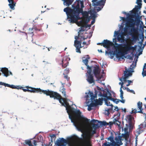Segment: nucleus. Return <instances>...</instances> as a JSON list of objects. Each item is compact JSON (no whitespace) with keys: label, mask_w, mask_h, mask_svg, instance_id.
Returning a JSON list of instances; mask_svg holds the SVG:
<instances>
[{"label":"nucleus","mask_w":146,"mask_h":146,"mask_svg":"<svg viewBox=\"0 0 146 146\" xmlns=\"http://www.w3.org/2000/svg\"><path fill=\"white\" fill-rule=\"evenodd\" d=\"M49 94L51 98H54L55 99L58 100L62 106H64L66 108L67 110H70L71 108V107L69 105L68 101L69 99L67 98H62L61 96L57 92L50 90Z\"/></svg>","instance_id":"obj_4"},{"label":"nucleus","mask_w":146,"mask_h":146,"mask_svg":"<svg viewBox=\"0 0 146 146\" xmlns=\"http://www.w3.org/2000/svg\"><path fill=\"white\" fill-rule=\"evenodd\" d=\"M142 74L143 77L146 76V63L143 66Z\"/></svg>","instance_id":"obj_30"},{"label":"nucleus","mask_w":146,"mask_h":146,"mask_svg":"<svg viewBox=\"0 0 146 146\" xmlns=\"http://www.w3.org/2000/svg\"><path fill=\"white\" fill-rule=\"evenodd\" d=\"M115 34L117 35V39L119 42L122 43L124 42L125 40L124 36L125 35H124V34L122 33V34L120 36L119 35H118L119 33L118 32L116 31H115ZM114 36H115V35H114Z\"/></svg>","instance_id":"obj_15"},{"label":"nucleus","mask_w":146,"mask_h":146,"mask_svg":"<svg viewBox=\"0 0 146 146\" xmlns=\"http://www.w3.org/2000/svg\"><path fill=\"white\" fill-rule=\"evenodd\" d=\"M129 135L128 133H125L123 135V137L125 138H128L129 137Z\"/></svg>","instance_id":"obj_51"},{"label":"nucleus","mask_w":146,"mask_h":146,"mask_svg":"<svg viewBox=\"0 0 146 146\" xmlns=\"http://www.w3.org/2000/svg\"><path fill=\"white\" fill-rule=\"evenodd\" d=\"M114 124L115 125H117L119 127L120 126L121 124V122L119 121L117 119L114 118L113 119Z\"/></svg>","instance_id":"obj_33"},{"label":"nucleus","mask_w":146,"mask_h":146,"mask_svg":"<svg viewBox=\"0 0 146 146\" xmlns=\"http://www.w3.org/2000/svg\"><path fill=\"white\" fill-rule=\"evenodd\" d=\"M81 35L79 32H78V36H76L75 37V40L74 41V46L76 48V52L79 53H81L80 48H82L83 46H81L82 40H78L82 39V40H84L86 39L83 36H81Z\"/></svg>","instance_id":"obj_6"},{"label":"nucleus","mask_w":146,"mask_h":146,"mask_svg":"<svg viewBox=\"0 0 146 146\" xmlns=\"http://www.w3.org/2000/svg\"><path fill=\"white\" fill-rule=\"evenodd\" d=\"M91 67L92 70H93V72L96 77L97 78V80L100 82L104 80L102 75L100 74V71L99 69V66H92Z\"/></svg>","instance_id":"obj_9"},{"label":"nucleus","mask_w":146,"mask_h":146,"mask_svg":"<svg viewBox=\"0 0 146 146\" xmlns=\"http://www.w3.org/2000/svg\"><path fill=\"white\" fill-rule=\"evenodd\" d=\"M9 87L11 88L12 89H21L22 88V87L21 86H16L13 85H10Z\"/></svg>","instance_id":"obj_31"},{"label":"nucleus","mask_w":146,"mask_h":146,"mask_svg":"<svg viewBox=\"0 0 146 146\" xmlns=\"http://www.w3.org/2000/svg\"><path fill=\"white\" fill-rule=\"evenodd\" d=\"M134 119L133 117L131 115H127L126 118V120L128 121L130 127H131L133 124V120Z\"/></svg>","instance_id":"obj_17"},{"label":"nucleus","mask_w":146,"mask_h":146,"mask_svg":"<svg viewBox=\"0 0 146 146\" xmlns=\"http://www.w3.org/2000/svg\"><path fill=\"white\" fill-rule=\"evenodd\" d=\"M108 140H110L111 141V143H113L114 142V137H113V134L112 133H111V135L108 139Z\"/></svg>","instance_id":"obj_32"},{"label":"nucleus","mask_w":146,"mask_h":146,"mask_svg":"<svg viewBox=\"0 0 146 146\" xmlns=\"http://www.w3.org/2000/svg\"><path fill=\"white\" fill-rule=\"evenodd\" d=\"M69 110L75 117L79 119H82L83 122H81L76 118L72 119V117H70V116H69L70 118L71 119L72 122L73 123L74 126L79 131H82L86 126L89 124L90 119L81 116V113L79 110L71 108Z\"/></svg>","instance_id":"obj_3"},{"label":"nucleus","mask_w":146,"mask_h":146,"mask_svg":"<svg viewBox=\"0 0 146 146\" xmlns=\"http://www.w3.org/2000/svg\"><path fill=\"white\" fill-rule=\"evenodd\" d=\"M32 143L34 144V146H36V141L33 140Z\"/></svg>","instance_id":"obj_54"},{"label":"nucleus","mask_w":146,"mask_h":146,"mask_svg":"<svg viewBox=\"0 0 146 146\" xmlns=\"http://www.w3.org/2000/svg\"><path fill=\"white\" fill-rule=\"evenodd\" d=\"M108 99L114 102H115L116 100V98H112V97L111 96H109V97L108 98Z\"/></svg>","instance_id":"obj_45"},{"label":"nucleus","mask_w":146,"mask_h":146,"mask_svg":"<svg viewBox=\"0 0 146 146\" xmlns=\"http://www.w3.org/2000/svg\"><path fill=\"white\" fill-rule=\"evenodd\" d=\"M91 69L88 70H87V73H88V74L87 75V78L86 80L90 84L94 83L95 81L93 76L92 74H91Z\"/></svg>","instance_id":"obj_12"},{"label":"nucleus","mask_w":146,"mask_h":146,"mask_svg":"<svg viewBox=\"0 0 146 146\" xmlns=\"http://www.w3.org/2000/svg\"><path fill=\"white\" fill-rule=\"evenodd\" d=\"M119 102H120L123 103H124L125 102V100H120L116 98V100L115 102L116 104H117Z\"/></svg>","instance_id":"obj_39"},{"label":"nucleus","mask_w":146,"mask_h":146,"mask_svg":"<svg viewBox=\"0 0 146 146\" xmlns=\"http://www.w3.org/2000/svg\"><path fill=\"white\" fill-rule=\"evenodd\" d=\"M67 141L63 138H61L60 140H58L56 141L57 145L58 146H61L62 143H67Z\"/></svg>","instance_id":"obj_23"},{"label":"nucleus","mask_w":146,"mask_h":146,"mask_svg":"<svg viewBox=\"0 0 146 146\" xmlns=\"http://www.w3.org/2000/svg\"><path fill=\"white\" fill-rule=\"evenodd\" d=\"M128 33V28L127 27H125L124 29V32L123 33L125 36H126Z\"/></svg>","instance_id":"obj_38"},{"label":"nucleus","mask_w":146,"mask_h":146,"mask_svg":"<svg viewBox=\"0 0 146 146\" xmlns=\"http://www.w3.org/2000/svg\"><path fill=\"white\" fill-rule=\"evenodd\" d=\"M101 123H102V124L104 126H105L106 125H108V123L106 122V121H101Z\"/></svg>","instance_id":"obj_50"},{"label":"nucleus","mask_w":146,"mask_h":146,"mask_svg":"<svg viewBox=\"0 0 146 146\" xmlns=\"http://www.w3.org/2000/svg\"><path fill=\"white\" fill-rule=\"evenodd\" d=\"M27 88H28V92L31 93H35L41 92L44 94H46L47 96H48L49 94L50 90H44L41 89L40 88H35L27 86L26 87ZM40 94L42 93L40 92Z\"/></svg>","instance_id":"obj_10"},{"label":"nucleus","mask_w":146,"mask_h":146,"mask_svg":"<svg viewBox=\"0 0 146 146\" xmlns=\"http://www.w3.org/2000/svg\"><path fill=\"white\" fill-rule=\"evenodd\" d=\"M113 120V121H110L109 122V123H108V125H109V126L110 127H111L112 125H113V124H114Z\"/></svg>","instance_id":"obj_52"},{"label":"nucleus","mask_w":146,"mask_h":146,"mask_svg":"<svg viewBox=\"0 0 146 146\" xmlns=\"http://www.w3.org/2000/svg\"><path fill=\"white\" fill-rule=\"evenodd\" d=\"M50 137H51V138H54V137H56V135L54 134H53L52 135H51L50 136Z\"/></svg>","instance_id":"obj_62"},{"label":"nucleus","mask_w":146,"mask_h":146,"mask_svg":"<svg viewBox=\"0 0 146 146\" xmlns=\"http://www.w3.org/2000/svg\"><path fill=\"white\" fill-rule=\"evenodd\" d=\"M142 1L141 0H137L136 3L138 5V9L139 8H141V7L142 4L141 3Z\"/></svg>","instance_id":"obj_40"},{"label":"nucleus","mask_w":146,"mask_h":146,"mask_svg":"<svg viewBox=\"0 0 146 146\" xmlns=\"http://www.w3.org/2000/svg\"><path fill=\"white\" fill-rule=\"evenodd\" d=\"M105 102L106 105L108 106H111V108H112L113 107V106L112 104H110V102H108V101L106 99H105L104 100Z\"/></svg>","instance_id":"obj_36"},{"label":"nucleus","mask_w":146,"mask_h":146,"mask_svg":"<svg viewBox=\"0 0 146 146\" xmlns=\"http://www.w3.org/2000/svg\"><path fill=\"white\" fill-rule=\"evenodd\" d=\"M113 109L112 108H110L108 109L107 110H105V113L106 115H109L110 114V111L111 113H113V112H111V111H112Z\"/></svg>","instance_id":"obj_34"},{"label":"nucleus","mask_w":146,"mask_h":146,"mask_svg":"<svg viewBox=\"0 0 146 146\" xmlns=\"http://www.w3.org/2000/svg\"><path fill=\"white\" fill-rule=\"evenodd\" d=\"M142 106L143 104L140 101L138 102L137 103V107L140 110L138 111H137V110L136 109L133 110L131 111V113H138L144 114V113L142 111L143 110V109L142 108Z\"/></svg>","instance_id":"obj_14"},{"label":"nucleus","mask_w":146,"mask_h":146,"mask_svg":"<svg viewBox=\"0 0 146 146\" xmlns=\"http://www.w3.org/2000/svg\"><path fill=\"white\" fill-rule=\"evenodd\" d=\"M103 8V7L101 6L100 7H96V11L98 12L100 11Z\"/></svg>","instance_id":"obj_46"},{"label":"nucleus","mask_w":146,"mask_h":146,"mask_svg":"<svg viewBox=\"0 0 146 146\" xmlns=\"http://www.w3.org/2000/svg\"><path fill=\"white\" fill-rule=\"evenodd\" d=\"M131 13L130 15L129 13H127L125 12L123 13L127 15H128L129 17V23H128L126 26L127 27L131 28V31L133 33H136L137 32V30L135 27V25H139L141 21L140 19L141 17L140 16L139 13H138V6H135V8L131 11Z\"/></svg>","instance_id":"obj_2"},{"label":"nucleus","mask_w":146,"mask_h":146,"mask_svg":"<svg viewBox=\"0 0 146 146\" xmlns=\"http://www.w3.org/2000/svg\"><path fill=\"white\" fill-rule=\"evenodd\" d=\"M0 126H2V128L4 129L5 128V126L4 125V124L2 123L1 122L0 123Z\"/></svg>","instance_id":"obj_55"},{"label":"nucleus","mask_w":146,"mask_h":146,"mask_svg":"<svg viewBox=\"0 0 146 146\" xmlns=\"http://www.w3.org/2000/svg\"><path fill=\"white\" fill-rule=\"evenodd\" d=\"M106 0H100V1H97L96 3L94 5L96 6H100L103 7L106 3Z\"/></svg>","instance_id":"obj_22"},{"label":"nucleus","mask_w":146,"mask_h":146,"mask_svg":"<svg viewBox=\"0 0 146 146\" xmlns=\"http://www.w3.org/2000/svg\"><path fill=\"white\" fill-rule=\"evenodd\" d=\"M80 4L81 8H83L84 7L83 2L80 1H78L76 5H72V9L68 7L64 9V11L66 13L68 21L70 23H74L78 20L81 19L79 16V14L82 10L80 7Z\"/></svg>","instance_id":"obj_1"},{"label":"nucleus","mask_w":146,"mask_h":146,"mask_svg":"<svg viewBox=\"0 0 146 146\" xmlns=\"http://www.w3.org/2000/svg\"><path fill=\"white\" fill-rule=\"evenodd\" d=\"M9 3V5L10 7L13 10L15 9V3L14 1V0H8Z\"/></svg>","instance_id":"obj_24"},{"label":"nucleus","mask_w":146,"mask_h":146,"mask_svg":"<svg viewBox=\"0 0 146 146\" xmlns=\"http://www.w3.org/2000/svg\"><path fill=\"white\" fill-rule=\"evenodd\" d=\"M95 20L94 19H93V20L91 22V25H93L95 23Z\"/></svg>","instance_id":"obj_63"},{"label":"nucleus","mask_w":146,"mask_h":146,"mask_svg":"<svg viewBox=\"0 0 146 146\" xmlns=\"http://www.w3.org/2000/svg\"><path fill=\"white\" fill-rule=\"evenodd\" d=\"M0 85H3L4 86H7L9 87V84H8L4 83L2 82H0Z\"/></svg>","instance_id":"obj_43"},{"label":"nucleus","mask_w":146,"mask_h":146,"mask_svg":"<svg viewBox=\"0 0 146 146\" xmlns=\"http://www.w3.org/2000/svg\"><path fill=\"white\" fill-rule=\"evenodd\" d=\"M92 107H91L89 105H88V110L89 111H91L92 109Z\"/></svg>","instance_id":"obj_57"},{"label":"nucleus","mask_w":146,"mask_h":146,"mask_svg":"<svg viewBox=\"0 0 146 146\" xmlns=\"http://www.w3.org/2000/svg\"><path fill=\"white\" fill-rule=\"evenodd\" d=\"M84 27H85L86 28H87L88 27V25L87 24H86L85 23H84V25H82Z\"/></svg>","instance_id":"obj_58"},{"label":"nucleus","mask_w":146,"mask_h":146,"mask_svg":"<svg viewBox=\"0 0 146 146\" xmlns=\"http://www.w3.org/2000/svg\"><path fill=\"white\" fill-rule=\"evenodd\" d=\"M90 19L88 17L84 18V19L79 22V23L81 25H82L83 23L87 24L90 21Z\"/></svg>","instance_id":"obj_25"},{"label":"nucleus","mask_w":146,"mask_h":146,"mask_svg":"<svg viewBox=\"0 0 146 146\" xmlns=\"http://www.w3.org/2000/svg\"><path fill=\"white\" fill-rule=\"evenodd\" d=\"M115 44L117 46H115L114 47L117 50L119 48H123V52L121 53V56L117 54H116V56L117 58L120 57L121 56H123L124 54H128L129 51L131 50V45L129 44H118L115 43Z\"/></svg>","instance_id":"obj_5"},{"label":"nucleus","mask_w":146,"mask_h":146,"mask_svg":"<svg viewBox=\"0 0 146 146\" xmlns=\"http://www.w3.org/2000/svg\"><path fill=\"white\" fill-rule=\"evenodd\" d=\"M133 69H128L126 67H125V70L123 72L124 75L121 78H119V80L122 82L123 81L125 82H127L128 84L126 85V86H129L130 83H133V82L130 80H127L128 78L132 76V72H133Z\"/></svg>","instance_id":"obj_7"},{"label":"nucleus","mask_w":146,"mask_h":146,"mask_svg":"<svg viewBox=\"0 0 146 146\" xmlns=\"http://www.w3.org/2000/svg\"><path fill=\"white\" fill-rule=\"evenodd\" d=\"M98 102L99 105H101L102 104V101L100 99L99 100H98Z\"/></svg>","instance_id":"obj_56"},{"label":"nucleus","mask_w":146,"mask_h":146,"mask_svg":"<svg viewBox=\"0 0 146 146\" xmlns=\"http://www.w3.org/2000/svg\"><path fill=\"white\" fill-rule=\"evenodd\" d=\"M65 90L66 89L64 88V86H62L60 88V92L63 94V95L64 97L65 98H68V96H67Z\"/></svg>","instance_id":"obj_28"},{"label":"nucleus","mask_w":146,"mask_h":146,"mask_svg":"<svg viewBox=\"0 0 146 146\" xmlns=\"http://www.w3.org/2000/svg\"><path fill=\"white\" fill-rule=\"evenodd\" d=\"M113 44L112 42L107 40H104L102 43L103 46L105 48H108L110 46H112Z\"/></svg>","instance_id":"obj_16"},{"label":"nucleus","mask_w":146,"mask_h":146,"mask_svg":"<svg viewBox=\"0 0 146 146\" xmlns=\"http://www.w3.org/2000/svg\"><path fill=\"white\" fill-rule=\"evenodd\" d=\"M64 1V4L68 7L71 5L73 1V0H62Z\"/></svg>","instance_id":"obj_27"},{"label":"nucleus","mask_w":146,"mask_h":146,"mask_svg":"<svg viewBox=\"0 0 146 146\" xmlns=\"http://www.w3.org/2000/svg\"><path fill=\"white\" fill-rule=\"evenodd\" d=\"M98 100H96V101H95V102H94V103H96V106H97V105H98Z\"/></svg>","instance_id":"obj_60"},{"label":"nucleus","mask_w":146,"mask_h":146,"mask_svg":"<svg viewBox=\"0 0 146 146\" xmlns=\"http://www.w3.org/2000/svg\"><path fill=\"white\" fill-rule=\"evenodd\" d=\"M96 133V131L95 130L91 129L87 134H85L84 135L83 137V139H81L83 141L82 143H87L88 141L92 142L91 141V139L92 138L94 135Z\"/></svg>","instance_id":"obj_8"},{"label":"nucleus","mask_w":146,"mask_h":146,"mask_svg":"<svg viewBox=\"0 0 146 146\" xmlns=\"http://www.w3.org/2000/svg\"><path fill=\"white\" fill-rule=\"evenodd\" d=\"M70 60V58L68 56H65L63 57L62 61V63L60 64L63 68H65L68 65V61Z\"/></svg>","instance_id":"obj_13"},{"label":"nucleus","mask_w":146,"mask_h":146,"mask_svg":"<svg viewBox=\"0 0 146 146\" xmlns=\"http://www.w3.org/2000/svg\"><path fill=\"white\" fill-rule=\"evenodd\" d=\"M96 121L99 122V121L98 120H95L94 119H92L90 121L91 124L92 125V128L94 129V130H95L96 131V129L97 128H98L100 127V126L98 124H94V123Z\"/></svg>","instance_id":"obj_19"},{"label":"nucleus","mask_w":146,"mask_h":146,"mask_svg":"<svg viewBox=\"0 0 146 146\" xmlns=\"http://www.w3.org/2000/svg\"><path fill=\"white\" fill-rule=\"evenodd\" d=\"M82 146H92V142L88 141L87 143H82ZM102 146H105L103 144Z\"/></svg>","instance_id":"obj_35"},{"label":"nucleus","mask_w":146,"mask_h":146,"mask_svg":"<svg viewBox=\"0 0 146 146\" xmlns=\"http://www.w3.org/2000/svg\"><path fill=\"white\" fill-rule=\"evenodd\" d=\"M4 74V76L7 77L9 75L8 68H2L0 70Z\"/></svg>","instance_id":"obj_21"},{"label":"nucleus","mask_w":146,"mask_h":146,"mask_svg":"<svg viewBox=\"0 0 146 146\" xmlns=\"http://www.w3.org/2000/svg\"><path fill=\"white\" fill-rule=\"evenodd\" d=\"M96 103H94V102H92L89 105L90 106H91L92 107L96 106Z\"/></svg>","instance_id":"obj_49"},{"label":"nucleus","mask_w":146,"mask_h":146,"mask_svg":"<svg viewBox=\"0 0 146 146\" xmlns=\"http://www.w3.org/2000/svg\"><path fill=\"white\" fill-rule=\"evenodd\" d=\"M69 70L68 68H66L64 70V73L63 74V75H65V74H68L69 72Z\"/></svg>","instance_id":"obj_42"},{"label":"nucleus","mask_w":146,"mask_h":146,"mask_svg":"<svg viewBox=\"0 0 146 146\" xmlns=\"http://www.w3.org/2000/svg\"><path fill=\"white\" fill-rule=\"evenodd\" d=\"M127 90V92H130L131 93H133L134 94H135V93L134 91L132 90H130L128 88H126Z\"/></svg>","instance_id":"obj_44"},{"label":"nucleus","mask_w":146,"mask_h":146,"mask_svg":"<svg viewBox=\"0 0 146 146\" xmlns=\"http://www.w3.org/2000/svg\"><path fill=\"white\" fill-rule=\"evenodd\" d=\"M83 15L84 17V18L88 17V13L86 11L84 12V13L83 14Z\"/></svg>","instance_id":"obj_47"},{"label":"nucleus","mask_w":146,"mask_h":146,"mask_svg":"<svg viewBox=\"0 0 146 146\" xmlns=\"http://www.w3.org/2000/svg\"><path fill=\"white\" fill-rule=\"evenodd\" d=\"M33 33L34 31L33 28H30L29 29L28 31L27 32V33L28 34L31 35L32 36H33L34 35Z\"/></svg>","instance_id":"obj_37"},{"label":"nucleus","mask_w":146,"mask_h":146,"mask_svg":"<svg viewBox=\"0 0 146 146\" xmlns=\"http://www.w3.org/2000/svg\"><path fill=\"white\" fill-rule=\"evenodd\" d=\"M80 25L82 26L81 27V29L78 32H79L80 33V34H82V32H83L85 30V29H84V27L83 26V25Z\"/></svg>","instance_id":"obj_41"},{"label":"nucleus","mask_w":146,"mask_h":146,"mask_svg":"<svg viewBox=\"0 0 146 146\" xmlns=\"http://www.w3.org/2000/svg\"><path fill=\"white\" fill-rule=\"evenodd\" d=\"M121 137L120 136H118V137H116L115 140L116 142L114 141V142L113 143H110L109 142L107 141L104 143L103 145L105 146H119L122 144L121 141Z\"/></svg>","instance_id":"obj_11"},{"label":"nucleus","mask_w":146,"mask_h":146,"mask_svg":"<svg viewBox=\"0 0 146 146\" xmlns=\"http://www.w3.org/2000/svg\"><path fill=\"white\" fill-rule=\"evenodd\" d=\"M96 91H95V96L94 95V94L93 92H89V95L91 97V100L92 102L95 101V98H97V92H96Z\"/></svg>","instance_id":"obj_26"},{"label":"nucleus","mask_w":146,"mask_h":146,"mask_svg":"<svg viewBox=\"0 0 146 146\" xmlns=\"http://www.w3.org/2000/svg\"><path fill=\"white\" fill-rule=\"evenodd\" d=\"M21 90H22L24 92H28V88H27V89H25L23 88V87H22V88L21 89Z\"/></svg>","instance_id":"obj_59"},{"label":"nucleus","mask_w":146,"mask_h":146,"mask_svg":"<svg viewBox=\"0 0 146 146\" xmlns=\"http://www.w3.org/2000/svg\"><path fill=\"white\" fill-rule=\"evenodd\" d=\"M90 57H87L86 58H85V59H82V61L87 66V70H88L91 69V67L90 66L88 65V59H90Z\"/></svg>","instance_id":"obj_20"},{"label":"nucleus","mask_w":146,"mask_h":146,"mask_svg":"<svg viewBox=\"0 0 146 146\" xmlns=\"http://www.w3.org/2000/svg\"><path fill=\"white\" fill-rule=\"evenodd\" d=\"M119 85H121V88H122L123 87V85L124 84V82H122L121 83V82H120L119 83Z\"/></svg>","instance_id":"obj_61"},{"label":"nucleus","mask_w":146,"mask_h":146,"mask_svg":"<svg viewBox=\"0 0 146 146\" xmlns=\"http://www.w3.org/2000/svg\"><path fill=\"white\" fill-rule=\"evenodd\" d=\"M137 46L136 45H135L134 46H131V49L133 52L136 50Z\"/></svg>","instance_id":"obj_48"},{"label":"nucleus","mask_w":146,"mask_h":146,"mask_svg":"<svg viewBox=\"0 0 146 146\" xmlns=\"http://www.w3.org/2000/svg\"><path fill=\"white\" fill-rule=\"evenodd\" d=\"M103 94H102L101 92H100L99 94V96H100L106 98L107 99H108V98L109 97V96H108V93L107 92L104 91H103Z\"/></svg>","instance_id":"obj_29"},{"label":"nucleus","mask_w":146,"mask_h":146,"mask_svg":"<svg viewBox=\"0 0 146 146\" xmlns=\"http://www.w3.org/2000/svg\"><path fill=\"white\" fill-rule=\"evenodd\" d=\"M64 75V78L65 79H66L68 81L70 79V78L68 77V76L67 75V74L66 75L65 74V75Z\"/></svg>","instance_id":"obj_53"},{"label":"nucleus","mask_w":146,"mask_h":146,"mask_svg":"<svg viewBox=\"0 0 146 146\" xmlns=\"http://www.w3.org/2000/svg\"><path fill=\"white\" fill-rule=\"evenodd\" d=\"M33 30L34 29L36 31H37L38 30V29L36 27L34 26L33 27Z\"/></svg>","instance_id":"obj_64"},{"label":"nucleus","mask_w":146,"mask_h":146,"mask_svg":"<svg viewBox=\"0 0 146 146\" xmlns=\"http://www.w3.org/2000/svg\"><path fill=\"white\" fill-rule=\"evenodd\" d=\"M146 127V122L145 121L141 124L140 125H139V127L137 129V132L138 134H140L143 131V130H141L142 128H145Z\"/></svg>","instance_id":"obj_18"}]
</instances>
